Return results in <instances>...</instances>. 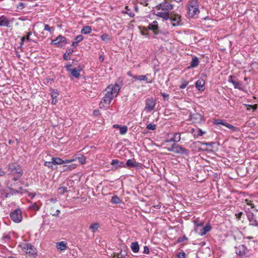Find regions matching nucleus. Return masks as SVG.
I'll return each instance as SVG.
<instances>
[{
	"instance_id": "nucleus-1",
	"label": "nucleus",
	"mask_w": 258,
	"mask_h": 258,
	"mask_svg": "<svg viewBox=\"0 0 258 258\" xmlns=\"http://www.w3.org/2000/svg\"><path fill=\"white\" fill-rule=\"evenodd\" d=\"M120 87L117 84H110L105 89V94L99 103V108L107 109L113 98L118 95Z\"/></svg>"
},
{
	"instance_id": "nucleus-2",
	"label": "nucleus",
	"mask_w": 258,
	"mask_h": 258,
	"mask_svg": "<svg viewBox=\"0 0 258 258\" xmlns=\"http://www.w3.org/2000/svg\"><path fill=\"white\" fill-rule=\"evenodd\" d=\"M174 8L171 0H163V2L155 7L153 14L162 18L163 21H167L170 18V11Z\"/></svg>"
},
{
	"instance_id": "nucleus-3",
	"label": "nucleus",
	"mask_w": 258,
	"mask_h": 258,
	"mask_svg": "<svg viewBox=\"0 0 258 258\" xmlns=\"http://www.w3.org/2000/svg\"><path fill=\"white\" fill-rule=\"evenodd\" d=\"M188 15L190 18L198 15L200 13V10L198 2L194 0L189 2L188 5Z\"/></svg>"
},
{
	"instance_id": "nucleus-4",
	"label": "nucleus",
	"mask_w": 258,
	"mask_h": 258,
	"mask_svg": "<svg viewBox=\"0 0 258 258\" xmlns=\"http://www.w3.org/2000/svg\"><path fill=\"white\" fill-rule=\"evenodd\" d=\"M23 251L27 254L32 255L34 257L37 255L36 250L34 247L29 243H22L20 245Z\"/></svg>"
},
{
	"instance_id": "nucleus-5",
	"label": "nucleus",
	"mask_w": 258,
	"mask_h": 258,
	"mask_svg": "<svg viewBox=\"0 0 258 258\" xmlns=\"http://www.w3.org/2000/svg\"><path fill=\"white\" fill-rule=\"evenodd\" d=\"M169 20H170L171 24L173 27L181 26L182 25L181 16L177 13L170 14V18Z\"/></svg>"
},
{
	"instance_id": "nucleus-6",
	"label": "nucleus",
	"mask_w": 258,
	"mask_h": 258,
	"mask_svg": "<svg viewBox=\"0 0 258 258\" xmlns=\"http://www.w3.org/2000/svg\"><path fill=\"white\" fill-rule=\"evenodd\" d=\"M67 43L65 37L58 35L55 39L52 40L51 44L54 45L57 47H62Z\"/></svg>"
},
{
	"instance_id": "nucleus-7",
	"label": "nucleus",
	"mask_w": 258,
	"mask_h": 258,
	"mask_svg": "<svg viewBox=\"0 0 258 258\" xmlns=\"http://www.w3.org/2000/svg\"><path fill=\"white\" fill-rule=\"evenodd\" d=\"M8 170L11 173H17L20 175H23V170L21 167L15 163H10L8 165Z\"/></svg>"
},
{
	"instance_id": "nucleus-8",
	"label": "nucleus",
	"mask_w": 258,
	"mask_h": 258,
	"mask_svg": "<svg viewBox=\"0 0 258 258\" xmlns=\"http://www.w3.org/2000/svg\"><path fill=\"white\" fill-rule=\"evenodd\" d=\"M11 219L15 223H19L22 221V212L20 209H16L10 214Z\"/></svg>"
},
{
	"instance_id": "nucleus-9",
	"label": "nucleus",
	"mask_w": 258,
	"mask_h": 258,
	"mask_svg": "<svg viewBox=\"0 0 258 258\" xmlns=\"http://www.w3.org/2000/svg\"><path fill=\"white\" fill-rule=\"evenodd\" d=\"M72 65L69 64L66 66V68L67 71L70 73L73 76H74L76 78H79L80 72L82 70V69L80 67H76L75 68H71Z\"/></svg>"
},
{
	"instance_id": "nucleus-10",
	"label": "nucleus",
	"mask_w": 258,
	"mask_h": 258,
	"mask_svg": "<svg viewBox=\"0 0 258 258\" xmlns=\"http://www.w3.org/2000/svg\"><path fill=\"white\" fill-rule=\"evenodd\" d=\"M156 104V101L153 98L151 97L147 98L146 100L145 110L147 111H151L153 110L155 108Z\"/></svg>"
},
{
	"instance_id": "nucleus-11",
	"label": "nucleus",
	"mask_w": 258,
	"mask_h": 258,
	"mask_svg": "<svg viewBox=\"0 0 258 258\" xmlns=\"http://www.w3.org/2000/svg\"><path fill=\"white\" fill-rule=\"evenodd\" d=\"M245 211L246 212L247 217L250 224L252 226L258 227V221L256 219L253 214L251 212L249 211V209H247V210H245Z\"/></svg>"
},
{
	"instance_id": "nucleus-12",
	"label": "nucleus",
	"mask_w": 258,
	"mask_h": 258,
	"mask_svg": "<svg viewBox=\"0 0 258 258\" xmlns=\"http://www.w3.org/2000/svg\"><path fill=\"white\" fill-rule=\"evenodd\" d=\"M211 230V226L210 224H207L202 228H195V231L201 236H204Z\"/></svg>"
},
{
	"instance_id": "nucleus-13",
	"label": "nucleus",
	"mask_w": 258,
	"mask_h": 258,
	"mask_svg": "<svg viewBox=\"0 0 258 258\" xmlns=\"http://www.w3.org/2000/svg\"><path fill=\"white\" fill-rule=\"evenodd\" d=\"M175 148V149L174 153L179 154L185 156H188L189 155V151L187 149L183 148L182 147L179 145L176 144Z\"/></svg>"
},
{
	"instance_id": "nucleus-14",
	"label": "nucleus",
	"mask_w": 258,
	"mask_h": 258,
	"mask_svg": "<svg viewBox=\"0 0 258 258\" xmlns=\"http://www.w3.org/2000/svg\"><path fill=\"white\" fill-rule=\"evenodd\" d=\"M235 252L239 256L244 255L247 252V248L244 245H240L235 247Z\"/></svg>"
},
{
	"instance_id": "nucleus-15",
	"label": "nucleus",
	"mask_w": 258,
	"mask_h": 258,
	"mask_svg": "<svg viewBox=\"0 0 258 258\" xmlns=\"http://www.w3.org/2000/svg\"><path fill=\"white\" fill-rule=\"evenodd\" d=\"M11 21L5 15L0 17V27H10Z\"/></svg>"
},
{
	"instance_id": "nucleus-16",
	"label": "nucleus",
	"mask_w": 258,
	"mask_h": 258,
	"mask_svg": "<svg viewBox=\"0 0 258 258\" xmlns=\"http://www.w3.org/2000/svg\"><path fill=\"white\" fill-rule=\"evenodd\" d=\"M205 81L203 79H200L197 81L195 86L199 91L202 92L205 89Z\"/></svg>"
},
{
	"instance_id": "nucleus-17",
	"label": "nucleus",
	"mask_w": 258,
	"mask_h": 258,
	"mask_svg": "<svg viewBox=\"0 0 258 258\" xmlns=\"http://www.w3.org/2000/svg\"><path fill=\"white\" fill-rule=\"evenodd\" d=\"M125 165V167L128 168H130L131 167H136L137 169H139L141 167L139 163L134 161L132 159H128Z\"/></svg>"
},
{
	"instance_id": "nucleus-18",
	"label": "nucleus",
	"mask_w": 258,
	"mask_h": 258,
	"mask_svg": "<svg viewBox=\"0 0 258 258\" xmlns=\"http://www.w3.org/2000/svg\"><path fill=\"white\" fill-rule=\"evenodd\" d=\"M111 165H113V166H115V165L116 166V168L117 167H125V165L124 163V162L119 161V160H118L117 159L112 160V161L111 163Z\"/></svg>"
},
{
	"instance_id": "nucleus-19",
	"label": "nucleus",
	"mask_w": 258,
	"mask_h": 258,
	"mask_svg": "<svg viewBox=\"0 0 258 258\" xmlns=\"http://www.w3.org/2000/svg\"><path fill=\"white\" fill-rule=\"evenodd\" d=\"M56 247L60 250H65L67 248V245L65 242L60 241L56 243Z\"/></svg>"
},
{
	"instance_id": "nucleus-20",
	"label": "nucleus",
	"mask_w": 258,
	"mask_h": 258,
	"mask_svg": "<svg viewBox=\"0 0 258 258\" xmlns=\"http://www.w3.org/2000/svg\"><path fill=\"white\" fill-rule=\"evenodd\" d=\"M131 248L132 250L135 252H138L139 250L140 247L138 242H133L131 243Z\"/></svg>"
},
{
	"instance_id": "nucleus-21",
	"label": "nucleus",
	"mask_w": 258,
	"mask_h": 258,
	"mask_svg": "<svg viewBox=\"0 0 258 258\" xmlns=\"http://www.w3.org/2000/svg\"><path fill=\"white\" fill-rule=\"evenodd\" d=\"M41 204L38 203H34L31 204L29 207V209L31 210L37 211H39L41 207Z\"/></svg>"
},
{
	"instance_id": "nucleus-22",
	"label": "nucleus",
	"mask_w": 258,
	"mask_h": 258,
	"mask_svg": "<svg viewBox=\"0 0 258 258\" xmlns=\"http://www.w3.org/2000/svg\"><path fill=\"white\" fill-rule=\"evenodd\" d=\"M192 133H194V137H199L202 136L203 135L206 134V132L203 131L201 129L199 128L196 132L195 129L192 128L191 130Z\"/></svg>"
},
{
	"instance_id": "nucleus-23",
	"label": "nucleus",
	"mask_w": 258,
	"mask_h": 258,
	"mask_svg": "<svg viewBox=\"0 0 258 258\" xmlns=\"http://www.w3.org/2000/svg\"><path fill=\"white\" fill-rule=\"evenodd\" d=\"M199 64V60L197 57H194L191 61L189 68H196Z\"/></svg>"
},
{
	"instance_id": "nucleus-24",
	"label": "nucleus",
	"mask_w": 258,
	"mask_h": 258,
	"mask_svg": "<svg viewBox=\"0 0 258 258\" xmlns=\"http://www.w3.org/2000/svg\"><path fill=\"white\" fill-rule=\"evenodd\" d=\"M148 28L150 30L155 31L158 28V24L157 21H154L152 23L149 24Z\"/></svg>"
},
{
	"instance_id": "nucleus-25",
	"label": "nucleus",
	"mask_w": 258,
	"mask_h": 258,
	"mask_svg": "<svg viewBox=\"0 0 258 258\" xmlns=\"http://www.w3.org/2000/svg\"><path fill=\"white\" fill-rule=\"evenodd\" d=\"M99 227V224L98 223H92L89 227V229L93 233H95L97 231L98 228Z\"/></svg>"
},
{
	"instance_id": "nucleus-26",
	"label": "nucleus",
	"mask_w": 258,
	"mask_h": 258,
	"mask_svg": "<svg viewBox=\"0 0 258 258\" xmlns=\"http://www.w3.org/2000/svg\"><path fill=\"white\" fill-rule=\"evenodd\" d=\"M110 202L113 204H119L121 203V200L118 196L114 195L112 197Z\"/></svg>"
},
{
	"instance_id": "nucleus-27",
	"label": "nucleus",
	"mask_w": 258,
	"mask_h": 258,
	"mask_svg": "<svg viewBox=\"0 0 258 258\" xmlns=\"http://www.w3.org/2000/svg\"><path fill=\"white\" fill-rule=\"evenodd\" d=\"M92 28L89 26H84L81 29V33L84 34H88L91 32Z\"/></svg>"
},
{
	"instance_id": "nucleus-28",
	"label": "nucleus",
	"mask_w": 258,
	"mask_h": 258,
	"mask_svg": "<svg viewBox=\"0 0 258 258\" xmlns=\"http://www.w3.org/2000/svg\"><path fill=\"white\" fill-rule=\"evenodd\" d=\"M133 78L136 80L138 81H148V78L147 75H135L133 77Z\"/></svg>"
},
{
	"instance_id": "nucleus-29",
	"label": "nucleus",
	"mask_w": 258,
	"mask_h": 258,
	"mask_svg": "<svg viewBox=\"0 0 258 258\" xmlns=\"http://www.w3.org/2000/svg\"><path fill=\"white\" fill-rule=\"evenodd\" d=\"M51 160L54 165H61L64 163L63 160L58 157H53Z\"/></svg>"
},
{
	"instance_id": "nucleus-30",
	"label": "nucleus",
	"mask_w": 258,
	"mask_h": 258,
	"mask_svg": "<svg viewBox=\"0 0 258 258\" xmlns=\"http://www.w3.org/2000/svg\"><path fill=\"white\" fill-rule=\"evenodd\" d=\"M50 94L51 95V98H57V96L59 95V92L57 90L51 88L50 89Z\"/></svg>"
},
{
	"instance_id": "nucleus-31",
	"label": "nucleus",
	"mask_w": 258,
	"mask_h": 258,
	"mask_svg": "<svg viewBox=\"0 0 258 258\" xmlns=\"http://www.w3.org/2000/svg\"><path fill=\"white\" fill-rule=\"evenodd\" d=\"M76 167V165L74 164H71L69 165H63V171H68L72 170Z\"/></svg>"
},
{
	"instance_id": "nucleus-32",
	"label": "nucleus",
	"mask_w": 258,
	"mask_h": 258,
	"mask_svg": "<svg viewBox=\"0 0 258 258\" xmlns=\"http://www.w3.org/2000/svg\"><path fill=\"white\" fill-rule=\"evenodd\" d=\"M188 84V82L184 79H182L181 80V84L179 86V88L183 89L185 88L187 85Z\"/></svg>"
},
{
	"instance_id": "nucleus-33",
	"label": "nucleus",
	"mask_w": 258,
	"mask_h": 258,
	"mask_svg": "<svg viewBox=\"0 0 258 258\" xmlns=\"http://www.w3.org/2000/svg\"><path fill=\"white\" fill-rule=\"evenodd\" d=\"M181 139L180 138V134L178 133H174L173 135V140H174V142L177 143L180 141Z\"/></svg>"
},
{
	"instance_id": "nucleus-34",
	"label": "nucleus",
	"mask_w": 258,
	"mask_h": 258,
	"mask_svg": "<svg viewBox=\"0 0 258 258\" xmlns=\"http://www.w3.org/2000/svg\"><path fill=\"white\" fill-rule=\"evenodd\" d=\"M213 123L214 124H216V125L222 124L225 126L227 124V123L225 122L223 120L220 119H217L214 120Z\"/></svg>"
},
{
	"instance_id": "nucleus-35",
	"label": "nucleus",
	"mask_w": 258,
	"mask_h": 258,
	"mask_svg": "<svg viewBox=\"0 0 258 258\" xmlns=\"http://www.w3.org/2000/svg\"><path fill=\"white\" fill-rule=\"evenodd\" d=\"M68 191V188L66 186H61L58 188V192L60 195H63Z\"/></svg>"
},
{
	"instance_id": "nucleus-36",
	"label": "nucleus",
	"mask_w": 258,
	"mask_h": 258,
	"mask_svg": "<svg viewBox=\"0 0 258 258\" xmlns=\"http://www.w3.org/2000/svg\"><path fill=\"white\" fill-rule=\"evenodd\" d=\"M101 39L102 41L107 42L110 40V37L108 34L105 33L101 36Z\"/></svg>"
},
{
	"instance_id": "nucleus-37",
	"label": "nucleus",
	"mask_w": 258,
	"mask_h": 258,
	"mask_svg": "<svg viewBox=\"0 0 258 258\" xmlns=\"http://www.w3.org/2000/svg\"><path fill=\"white\" fill-rule=\"evenodd\" d=\"M53 161L51 160V161H46L44 162V165L46 167H48L49 168H51V169H54L53 167Z\"/></svg>"
},
{
	"instance_id": "nucleus-38",
	"label": "nucleus",
	"mask_w": 258,
	"mask_h": 258,
	"mask_svg": "<svg viewBox=\"0 0 258 258\" xmlns=\"http://www.w3.org/2000/svg\"><path fill=\"white\" fill-rule=\"evenodd\" d=\"M231 83L233 85L234 88L239 90L242 89L241 88V84L239 82L235 80L234 82H231Z\"/></svg>"
},
{
	"instance_id": "nucleus-39",
	"label": "nucleus",
	"mask_w": 258,
	"mask_h": 258,
	"mask_svg": "<svg viewBox=\"0 0 258 258\" xmlns=\"http://www.w3.org/2000/svg\"><path fill=\"white\" fill-rule=\"evenodd\" d=\"M119 129V133L121 135H124L126 133L127 131V127L126 126H120Z\"/></svg>"
},
{
	"instance_id": "nucleus-40",
	"label": "nucleus",
	"mask_w": 258,
	"mask_h": 258,
	"mask_svg": "<svg viewBox=\"0 0 258 258\" xmlns=\"http://www.w3.org/2000/svg\"><path fill=\"white\" fill-rule=\"evenodd\" d=\"M191 119H201V115L198 113H195L192 114H190V115Z\"/></svg>"
},
{
	"instance_id": "nucleus-41",
	"label": "nucleus",
	"mask_w": 258,
	"mask_h": 258,
	"mask_svg": "<svg viewBox=\"0 0 258 258\" xmlns=\"http://www.w3.org/2000/svg\"><path fill=\"white\" fill-rule=\"evenodd\" d=\"M194 223L195 228L198 227L199 228H200L201 227L203 226V223L200 222L198 220H195Z\"/></svg>"
},
{
	"instance_id": "nucleus-42",
	"label": "nucleus",
	"mask_w": 258,
	"mask_h": 258,
	"mask_svg": "<svg viewBox=\"0 0 258 258\" xmlns=\"http://www.w3.org/2000/svg\"><path fill=\"white\" fill-rule=\"evenodd\" d=\"M226 126L227 127H228V128L231 130L232 131H234V132H235L237 131V128L233 126V125L232 124H229V123H227L226 124Z\"/></svg>"
},
{
	"instance_id": "nucleus-43",
	"label": "nucleus",
	"mask_w": 258,
	"mask_h": 258,
	"mask_svg": "<svg viewBox=\"0 0 258 258\" xmlns=\"http://www.w3.org/2000/svg\"><path fill=\"white\" fill-rule=\"evenodd\" d=\"M148 130H154L156 128V125L153 123H149L146 127Z\"/></svg>"
},
{
	"instance_id": "nucleus-44",
	"label": "nucleus",
	"mask_w": 258,
	"mask_h": 258,
	"mask_svg": "<svg viewBox=\"0 0 258 258\" xmlns=\"http://www.w3.org/2000/svg\"><path fill=\"white\" fill-rule=\"evenodd\" d=\"M187 239V237L185 236H183L182 237H179L177 239V242L178 243H181L183 242L185 240H186Z\"/></svg>"
},
{
	"instance_id": "nucleus-45",
	"label": "nucleus",
	"mask_w": 258,
	"mask_h": 258,
	"mask_svg": "<svg viewBox=\"0 0 258 258\" xmlns=\"http://www.w3.org/2000/svg\"><path fill=\"white\" fill-rule=\"evenodd\" d=\"M148 1L149 0H138V2L141 4V5H143L144 6H147L148 5Z\"/></svg>"
},
{
	"instance_id": "nucleus-46",
	"label": "nucleus",
	"mask_w": 258,
	"mask_h": 258,
	"mask_svg": "<svg viewBox=\"0 0 258 258\" xmlns=\"http://www.w3.org/2000/svg\"><path fill=\"white\" fill-rule=\"evenodd\" d=\"M84 37L82 35H79L75 38L76 41H77L78 43L82 41Z\"/></svg>"
},
{
	"instance_id": "nucleus-47",
	"label": "nucleus",
	"mask_w": 258,
	"mask_h": 258,
	"mask_svg": "<svg viewBox=\"0 0 258 258\" xmlns=\"http://www.w3.org/2000/svg\"><path fill=\"white\" fill-rule=\"evenodd\" d=\"M26 5L23 3H20L17 6V8L19 10H22L25 8Z\"/></svg>"
},
{
	"instance_id": "nucleus-48",
	"label": "nucleus",
	"mask_w": 258,
	"mask_h": 258,
	"mask_svg": "<svg viewBox=\"0 0 258 258\" xmlns=\"http://www.w3.org/2000/svg\"><path fill=\"white\" fill-rule=\"evenodd\" d=\"M161 95L163 97L164 100H168L169 98V95L168 94L161 92Z\"/></svg>"
},
{
	"instance_id": "nucleus-49",
	"label": "nucleus",
	"mask_w": 258,
	"mask_h": 258,
	"mask_svg": "<svg viewBox=\"0 0 258 258\" xmlns=\"http://www.w3.org/2000/svg\"><path fill=\"white\" fill-rule=\"evenodd\" d=\"M76 160V158H73L71 159H66V160H63V162H64L63 164L72 163L74 161H75Z\"/></svg>"
},
{
	"instance_id": "nucleus-50",
	"label": "nucleus",
	"mask_w": 258,
	"mask_h": 258,
	"mask_svg": "<svg viewBox=\"0 0 258 258\" xmlns=\"http://www.w3.org/2000/svg\"><path fill=\"white\" fill-rule=\"evenodd\" d=\"M245 203L246 204V205L250 206L251 207V208H254V205L249 200L246 199L245 200Z\"/></svg>"
},
{
	"instance_id": "nucleus-51",
	"label": "nucleus",
	"mask_w": 258,
	"mask_h": 258,
	"mask_svg": "<svg viewBox=\"0 0 258 258\" xmlns=\"http://www.w3.org/2000/svg\"><path fill=\"white\" fill-rule=\"evenodd\" d=\"M44 30H46V31H48L50 32H51L52 30V27H50L47 24H44Z\"/></svg>"
},
{
	"instance_id": "nucleus-52",
	"label": "nucleus",
	"mask_w": 258,
	"mask_h": 258,
	"mask_svg": "<svg viewBox=\"0 0 258 258\" xmlns=\"http://www.w3.org/2000/svg\"><path fill=\"white\" fill-rule=\"evenodd\" d=\"M175 144H174L171 146V147L167 148V150L170 152H173L174 153L175 149Z\"/></svg>"
},
{
	"instance_id": "nucleus-53",
	"label": "nucleus",
	"mask_w": 258,
	"mask_h": 258,
	"mask_svg": "<svg viewBox=\"0 0 258 258\" xmlns=\"http://www.w3.org/2000/svg\"><path fill=\"white\" fill-rule=\"evenodd\" d=\"M178 258H185V254L184 252H180L177 254Z\"/></svg>"
},
{
	"instance_id": "nucleus-54",
	"label": "nucleus",
	"mask_w": 258,
	"mask_h": 258,
	"mask_svg": "<svg viewBox=\"0 0 258 258\" xmlns=\"http://www.w3.org/2000/svg\"><path fill=\"white\" fill-rule=\"evenodd\" d=\"M32 35L31 32H29L27 34V36L26 37V39H27L28 41L31 42L33 41V40L30 38V36Z\"/></svg>"
},
{
	"instance_id": "nucleus-55",
	"label": "nucleus",
	"mask_w": 258,
	"mask_h": 258,
	"mask_svg": "<svg viewBox=\"0 0 258 258\" xmlns=\"http://www.w3.org/2000/svg\"><path fill=\"white\" fill-rule=\"evenodd\" d=\"M215 143L214 142H202L201 144L203 145H206V146H212L214 145Z\"/></svg>"
},
{
	"instance_id": "nucleus-56",
	"label": "nucleus",
	"mask_w": 258,
	"mask_h": 258,
	"mask_svg": "<svg viewBox=\"0 0 258 258\" xmlns=\"http://www.w3.org/2000/svg\"><path fill=\"white\" fill-rule=\"evenodd\" d=\"M235 78V77L233 76H229L228 77V81L229 83H231V82H234L235 81L234 79Z\"/></svg>"
},
{
	"instance_id": "nucleus-57",
	"label": "nucleus",
	"mask_w": 258,
	"mask_h": 258,
	"mask_svg": "<svg viewBox=\"0 0 258 258\" xmlns=\"http://www.w3.org/2000/svg\"><path fill=\"white\" fill-rule=\"evenodd\" d=\"M63 58L66 60H69L70 59V55L67 54V53H65L64 54H63Z\"/></svg>"
},
{
	"instance_id": "nucleus-58",
	"label": "nucleus",
	"mask_w": 258,
	"mask_h": 258,
	"mask_svg": "<svg viewBox=\"0 0 258 258\" xmlns=\"http://www.w3.org/2000/svg\"><path fill=\"white\" fill-rule=\"evenodd\" d=\"M11 238L10 236L8 234H4L3 236V238L4 239V240H9Z\"/></svg>"
},
{
	"instance_id": "nucleus-59",
	"label": "nucleus",
	"mask_w": 258,
	"mask_h": 258,
	"mask_svg": "<svg viewBox=\"0 0 258 258\" xmlns=\"http://www.w3.org/2000/svg\"><path fill=\"white\" fill-rule=\"evenodd\" d=\"M127 253L125 251H121L120 253V256L121 257H124L126 255Z\"/></svg>"
},
{
	"instance_id": "nucleus-60",
	"label": "nucleus",
	"mask_w": 258,
	"mask_h": 258,
	"mask_svg": "<svg viewBox=\"0 0 258 258\" xmlns=\"http://www.w3.org/2000/svg\"><path fill=\"white\" fill-rule=\"evenodd\" d=\"M144 253L146 254L149 253V249L147 246H144Z\"/></svg>"
},
{
	"instance_id": "nucleus-61",
	"label": "nucleus",
	"mask_w": 258,
	"mask_h": 258,
	"mask_svg": "<svg viewBox=\"0 0 258 258\" xmlns=\"http://www.w3.org/2000/svg\"><path fill=\"white\" fill-rule=\"evenodd\" d=\"M10 190H11V193L12 195L16 194L18 193V190L13 189V188H10Z\"/></svg>"
},
{
	"instance_id": "nucleus-62",
	"label": "nucleus",
	"mask_w": 258,
	"mask_h": 258,
	"mask_svg": "<svg viewBox=\"0 0 258 258\" xmlns=\"http://www.w3.org/2000/svg\"><path fill=\"white\" fill-rule=\"evenodd\" d=\"M9 195V194H8V193H5V192H4V193L2 194V196H1V197H2V198H4H4H8V197Z\"/></svg>"
},
{
	"instance_id": "nucleus-63",
	"label": "nucleus",
	"mask_w": 258,
	"mask_h": 258,
	"mask_svg": "<svg viewBox=\"0 0 258 258\" xmlns=\"http://www.w3.org/2000/svg\"><path fill=\"white\" fill-rule=\"evenodd\" d=\"M74 52V49H72V48H69L67 51V54H69L70 55V54H71L73 52Z\"/></svg>"
},
{
	"instance_id": "nucleus-64",
	"label": "nucleus",
	"mask_w": 258,
	"mask_h": 258,
	"mask_svg": "<svg viewBox=\"0 0 258 258\" xmlns=\"http://www.w3.org/2000/svg\"><path fill=\"white\" fill-rule=\"evenodd\" d=\"M242 214H243L242 212H239L238 214H236L235 216L239 220L240 218H241V216L242 215Z\"/></svg>"
}]
</instances>
